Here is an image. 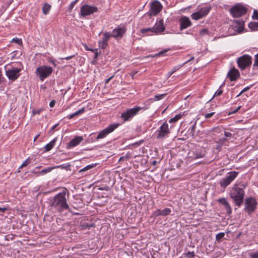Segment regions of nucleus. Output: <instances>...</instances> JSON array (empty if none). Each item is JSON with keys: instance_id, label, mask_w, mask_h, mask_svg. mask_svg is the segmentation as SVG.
Segmentation results:
<instances>
[{"instance_id": "obj_1", "label": "nucleus", "mask_w": 258, "mask_h": 258, "mask_svg": "<svg viewBox=\"0 0 258 258\" xmlns=\"http://www.w3.org/2000/svg\"><path fill=\"white\" fill-rule=\"evenodd\" d=\"M67 192L69 191L67 188L56 195L49 202V207L54 208L58 213H61L64 210H69L70 207L67 203L66 198Z\"/></svg>"}, {"instance_id": "obj_2", "label": "nucleus", "mask_w": 258, "mask_h": 258, "mask_svg": "<svg viewBox=\"0 0 258 258\" xmlns=\"http://www.w3.org/2000/svg\"><path fill=\"white\" fill-rule=\"evenodd\" d=\"M229 194L235 206L239 208L243 205L245 191L242 188H239L237 184L233 185Z\"/></svg>"}, {"instance_id": "obj_3", "label": "nucleus", "mask_w": 258, "mask_h": 258, "mask_svg": "<svg viewBox=\"0 0 258 258\" xmlns=\"http://www.w3.org/2000/svg\"><path fill=\"white\" fill-rule=\"evenodd\" d=\"M148 108L147 107H140L135 106L132 108L127 109L121 114V118L124 122L130 121L132 118L138 115L141 111H145Z\"/></svg>"}, {"instance_id": "obj_4", "label": "nucleus", "mask_w": 258, "mask_h": 258, "mask_svg": "<svg viewBox=\"0 0 258 258\" xmlns=\"http://www.w3.org/2000/svg\"><path fill=\"white\" fill-rule=\"evenodd\" d=\"M229 12L233 18H237L245 15L248 8L242 3H236L229 9Z\"/></svg>"}, {"instance_id": "obj_5", "label": "nucleus", "mask_w": 258, "mask_h": 258, "mask_svg": "<svg viewBox=\"0 0 258 258\" xmlns=\"http://www.w3.org/2000/svg\"><path fill=\"white\" fill-rule=\"evenodd\" d=\"M53 69L51 67L43 65L38 67L35 71V74L39 80L43 81L46 78L49 77L53 73Z\"/></svg>"}, {"instance_id": "obj_6", "label": "nucleus", "mask_w": 258, "mask_h": 258, "mask_svg": "<svg viewBox=\"0 0 258 258\" xmlns=\"http://www.w3.org/2000/svg\"><path fill=\"white\" fill-rule=\"evenodd\" d=\"M244 211L248 216H250L256 211L257 209V202L255 198L249 197L244 200Z\"/></svg>"}, {"instance_id": "obj_7", "label": "nucleus", "mask_w": 258, "mask_h": 258, "mask_svg": "<svg viewBox=\"0 0 258 258\" xmlns=\"http://www.w3.org/2000/svg\"><path fill=\"white\" fill-rule=\"evenodd\" d=\"M120 125L119 123H113L101 131L98 135L95 138L94 141H98L100 139L105 138L108 135L112 133L116 128Z\"/></svg>"}, {"instance_id": "obj_8", "label": "nucleus", "mask_w": 258, "mask_h": 258, "mask_svg": "<svg viewBox=\"0 0 258 258\" xmlns=\"http://www.w3.org/2000/svg\"><path fill=\"white\" fill-rule=\"evenodd\" d=\"M170 133L168 124L165 121L155 133L156 138L159 140L168 137Z\"/></svg>"}, {"instance_id": "obj_9", "label": "nucleus", "mask_w": 258, "mask_h": 258, "mask_svg": "<svg viewBox=\"0 0 258 258\" xmlns=\"http://www.w3.org/2000/svg\"><path fill=\"white\" fill-rule=\"evenodd\" d=\"M251 60L252 58L249 55H243L237 58V66L241 70H244L251 65Z\"/></svg>"}, {"instance_id": "obj_10", "label": "nucleus", "mask_w": 258, "mask_h": 258, "mask_svg": "<svg viewBox=\"0 0 258 258\" xmlns=\"http://www.w3.org/2000/svg\"><path fill=\"white\" fill-rule=\"evenodd\" d=\"M238 173V172L235 171L229 172L227 175L220 181V186L223 188H226L237 176Z\"/></svg>"}, {"instance_id": "obj_11", "label": "nucleus", "mask_w": 258, "mask_h": 258, "mask_svg": "<svg viewBox=\"0 0 258 258\" xmlns=\"http://www.w3.org/2000/svg\"><path fill=\"white\" fill-rule=\"evenodd\" d=\"M22 71L21 68L12 67L11 69L6 71V75L9 80L14 82L17 80L21 75L20 72Z\"/></svg>"}, {"instance_id": "obj_12", "label": "nucleus", "mask_w": 258, "mask_h": 258, "mask_svg": "<svg viewBox=\"0 0 258 258\" xmlns=\"http://www.w3.org/2000/svg\"><path fill=\"white\" fill-rule=\"evenodd\" d=\"M98 11V8L95 6L84 5L81 7L80 15L81 17H85L94 13L97 12Z\"/></svg>"}, {"instance_id": "obj_13", "label": "nucleus", "mask_w": 258, "mask_h": 258, "mask_svg": "<svg viewBox=\"0 0 258 258\" xmlns=\"http://www.w3.org/2000/svg\"><path fill=\"white\" fill-rule=\"evenodd\" d=\"M205 150L204 148L198 147L192 149L188 152V157L195 159L202 158L205 156Z\"/></svg>"}, {"instance_id": "obj_14", "label": "nucleus", "mask_w": 258, "mask_h": 258, "mask_svg": "<svg viewBox=\"0 0 258 258\" xmlns=\"http://www.w3.org/2000/svg\"><path fill=\"white\" fill-rule=\"evenodd\" d=\"M162 6L158 1H155L151 4L149 11L147 13L150 16L157 15L162 10Z\"/></svg>"}, {"instance_id": "obj_15", "label": "nucleus", "mask_w": 258, "mask_h": 258, "mask_svg": "<svg viewBox=\"0 0 258 258\" xmlns=\"http://www.w3.org/2000/svg\"><path fill=\"white\" fill-rule=\"evenodd\" d=\"M126 32V28L125 26L123 25L122 27H118L112 30L111 34L112 37L116 39L121 38L124 34Z\"/></svg>"}, {"instance_id": "obj_16", "label": "nucleus", "mask_w": 258, "mask_h": 258, "mask_svg": "<svg viewBox=\"0 0 258 258\" xmlns=\"http://www.w3.org/2000/svg\"><path fill=\"white\" fill-rule=\"evenodd\" d=\"M153 27V33L155 34H161L165 29L164 25L163 19H161L158 21H157Z\"/></svg>"}, {"instance_id": "obj_17", "label": "nucleus", "mask_w": 258, "mask_h": 258, "mask_svg": "<svg viewBox=\"0 0 258 258\" xmlns=\"http://www.w3.org/2000/svg\"><path fill=\"white\" fill-rule=\"evenodd\" d=\"M180 23V29L181 30L183 29H186L188 27L191 26L192 23L189 19L186 16L181 17L179 20Z\"/></svg>"}, {"instance_id": "obj_18", "label": "nucleus", "mask_w": 258, "mask_h": 258, "mask_svg": "<svg viewBox=\"0 0 258 258\" xmlns=\"http://www.w3.org/2000/svg\"><path fill=\"white\" fill-rule=\"evenodd\" d=\"M227 77L231 81H235L240 77V73L237 69L233 68L228 73Z\"/></svg>"}, {"instance_id": "obj_19", "label": "nucleus", "mask_w": 258, "mask_h": 258, "mask_svg": "<svg viewBox=\"0 0 258 258\" xmlns=\"http://www.w3.org/2000/svg\"><path fill=\"white\" fill-rule=\"evenodd\" d=\"M83 141L82 136H76L75 138L72 139L67 145V148L70 149L78 145L82 141Z\"/></svg>"}, {"instance_id": "obj_20", "label": "nucleus", "mask_w": 258, "mask_h": 258, "mask_svg": "<svg viewBox=\"0 0 258 258\" xmlns=\"http://www.w3.org/2000/svg\"><path fill=\"white\" fill-rule=\"evenodd\" d=\"M40 167H37L34 170L32 171V173H34L35 174H37L38 175H44L45 174L49 172H50L53 169L55 168V167H47L46 168H44L42 170H41L40 171H36V170L38 168H40Z\"/></svg>"}, {"instance_id": "obj_21", "label": "nucleus", "mask_w": 258, "mask_h": 258, "mask_svg": "<svg viewBox=\"0 0 258 258\" xmlns=\"http://www.w3.org/2000/svg\"><path fill=\"white\" fill-rule=\"evenodd\" d=\"M57 140V138L55 137L50 142L46 144L44 146V150L45 152H48L51 150L55 146V143Z\"/></svg>"}, {"instance_id": "obj_22", "label": "nucleus", "mask_w": 258, "mask_h": 258, "mask_svg": "<svg viewBox=\"0 0 258 258\" xmlns=\"http://www.w3.org/2000/svg\"><path fill=\"white\" fill-rule=\"evenodd\" d=\"M211 9L212 8L211 6L204 7L200 9L198 12L201 15L202 17L203 18L209 14Z\"/></svg>"}, {"instance_id": "obj_23", "label": "nucleus", "mask_w": 258, "mask_h": 258, "mask_svg": "<svg viewBox=\"0 0 258 258\" xmlns=\"http://www.w3.org/2000/svg\"><path fill=\"white\" fill-rule=\"evenodd\" d=\"M95 224L94 223H88L86 222L81 223L80 224V228L81 230L90 229L91 227H95Z\"/></svg>"}, {"instance_id": "obj_24", "label": "nucleus", "mask_w": 258, "mask_h": 258, "mask_svg": "<svg viewBox=\"0 0 258 258\" xmlns=\"http://www.w3.org/2000/svg\"><path fill=\"white\" fill-rule=\"evenodd\" d=\"M234 23L239 26L238 31L240 33L242 32L244 29V21H243L242 20H237L234 21Z\"/></svg>"}, {"instance_id": "obj_25", "label": "nucleus", "mask_w": 258, "mask_h": 258, "mask_svg": "<svg viewBox=\"0 0 258 258\" xmlns=\"http://www.w3.org/2000/svg\"><path fill=\"white\" fill-rule=\"evenodd\" d=\"M248 28L253 31L258 30V22H250L248 25Z\"/></svg>"}, {"instance_id": "obj_26", "label": "nucleus", "mask_w": 258, "mask_h": 258, "mask_svg": "<svg viewBox=\"0 0 258 258\" xmlns=\"http://www.w3.org/2000/svg\"><path fill=\"white\" fill-rule=\"evenodd\" d=\"M51 6L48 3H45L42 7V12L44 15H47L51 9Z\"/></svg>"}, {"instance_id": "obj_27", "label": "nucleus", "mask_w": 258, "mask_h": 258, "mask_svg": "<svg viewBox=\"0 0 258 258\" xmlns=\"http://www.w3.org/2000/svg\"><path fill=\"white\" fill-rule=\"evenodd\" d=\"M216 143L217 144H220L221 145L223 146H227L229 143V140L227 138H221L219 139L217 141Z\"/></svg>"}, {"instance_id": "obj_28", "label": "nucleus", "mask_w": 258, "mask_h": 258, "mask_svg": "<svg viewBox=\"0 0 258 258\" xmlns=\"http://www.w3.org/2000/svg\"><path fill=\"white\" fill-rule=\"evenodd\" d=\"M196 126V122H195L194 123V124L192 125V126L189 128L188 131L189 135H190L192 137H195L196 136V135H195Z\"/></svg>"}, {"instance_id": "obj_29", "label": "nucleus", "mask_w": 258, "mask_h": 258, "mask_svg": "<svg viewBox=\"0 0 258 258\" xmlns=\"http://www.w3.org/2000/svg\"><path fill=\"white\" fill-rule=\"evenodd\" d=\"M111 37H112L111 34H110L109 32H105L103 33L102 40L108 42Z\"/></svg>"}, {"instance_id": "obj_30", "label": "nucleus", "mask_w": 258, "mask_h": 258, "mask_svg": "<svg viewBox=\"0 0 258 258\" xmlns=\"http://www.w3.org/2000/svg\"><path fill=\"white\" fill-rule=\"evenodd\" d=\"M191 18H192V19L195 20H199V19L202 18L201 15H200V14L199 13L198 11L192 13L191 15Z\"/></svg>"}, {"instance_id": "obj_31", "label": "nucleus", "mask_w": 258, "mask_h": 258, "mask_svg": "<svg viewBox=\"0 0 258 258\" xmlns=\"http://www.w3.org/2000/svg\"><path fill=\"white\" fill-rule=\"evenodd\" d=\"M224 206L226 211V213L228 215H230L232 213V209L228 202L226 203V205H225Z\"/></svg>"}, {"instance_id": "obj_32", "label": "nucleus", "mask_w": 258, "mask_h": 258, "mask_svg": "<svg viewBox=\"0 0 258 258\" xmlns=\"http://www.w3.org/2000/svg\"><path fill=\"white\" fill-rule=\"evenodd\" d=\"M182 116V115H181L180 114H177L174 117L171 118L169 120V122L172 123V122H176L177 121H178L179 119H180L181 118Z\"/></svg>"}, {"instance_id": "obj_33", "label": "nucleus", "mask_w": 258, "mask_h": 258, "mask_svg": "<svg viewBox=\"0 0 258 258\" xmlns=\"http://www.w3.org/2000/svg\"><path fill=\"white\" fill-rule=\"evenodd\" d=\"M171 209L168 208H166L163 210H161V216H167L170 214L171 212Z\"/></svg>"}, {"instance_id": "obj_34", "label": "nucleus", "mask_w": 258, "mask_h": 258, "mask_svg": "<svg viewBox=\"0 0 258 258\" xmlns=\"http://www.w3.org/2000/svg\"><path fill=\"white\" fill-rule=\"evenodd\" d=\"M98 45L100 48L105 49L108 46V42L101 40L98 42Z\"/></svg>"}, {"instance_id": "obj_35", "label": "nucleus", "mask_w": 258, "mask_h": 258, "mask_svg": "<svg viewBox=\"0 0 258 258\" xmlns=\"http://www.w3.org/2000/svg\"><path fill=\"white\" fill-rule=\"evenodd\" d=\"M79 0H75L74 1L72 2L70 5H69V6L68 7V11L70 13L72 10L73 9L75 5L77 4V3L79 1Z\"/></svg>"}, {"instance_id": "obj_36", "label": "nucleus", "mask_w": 258, "mask_h": 258, "mask_svg": "<svg viewBox=\"0 0 258 258\" xmlns=\"http://www.w3.org/2000/svg\"><path fill=\"white\" fill-rule=\"evenodd\" d=\"M153 27H150V28H143V29H141V30H140V32L141 33H142L143 34H145L147 32H152L153 33Z\"/></svg>"}, {"instance_id": "obj_37", "label": "nucleus", "mask_w": 258, "mask_h": 258, "mask_svg": "<svg viewBox=\"0 0 258 258\" xmlns=\"http://www.w3.org/2000/svg\"><path fill=\"white\" fill-rule=\"evenodd\" d=\"M167 94H157L154 96V100L158 101L162 99L166 96Z\"/></svg>"}, {"instance_id": "obj_38", "label": "nucleus", "mask_w": 258, "mask_h": 258, "mask_svg": "<svg viewBox=\"0 0 258 258\" xmlns=\"http://www.w3.org/2000/svg\"><path fill=\"white\" fill-rule=\"evenodd\" d=\"M225 235V233L223 232H220L218 233L216 235V240L220 242L221 241V239L224 237Z\"/></svg>"}, {"instance_id": "obj_39", "label": "nucleus", "mask_w": 258, "mask_h": 258, "mask_svg": "<svg viewBox=\"0 0 258 258\" xmlns=\"http://www.w3.org/2000/svg\"><path fill=\"white\" fill-rule=\"evenodd\" d=\"M11 42L15 43L18 45H22V40L21 39H19L17 37H15L13 38Z\"/></svg>"}, {"instance_id": "obj_40", "label": "nucleus", "mask_w": 258, "mask_h": 258, "mask_svg": "<svg viewBox=\"0 0 258 258\" xmlns=\"http://www.w3.org/2000/svg\"><path fill=\"white\" fill-rule=\"evenodd\" d=\"M96 164L88 165L86 166V167H85L84 168H83L82 169L80 170V172H81L85 171H86L90 169H91V168L94 167L95 166H96Z\"/></svg>"}, {"instance_id": "obj_41", "label": "nucleus", "mask_w": 258, "mask_h": 258, "mask_svg": "<svg viewBox=\"0 0 258 258\" xmlns=\"http://www.w3.org/2000/svg\"><path fill=\"white\" fill-rule=\"evenodd\" d=\"M184 255L187 258H194L195 256V253L194 251H188V252L184 253Z\"/></svg>"}, {"instance_id": "obj_42", "label": "nucleus", "mask_w": 258, "mask_h": 258, "mask_svg": "<svg viewBox=\"0 0 258 258\" xmlns=\"http://www.w3.org/2000/svg\"><path fill=\"white\" fill-rule=\"evenodd\" d=\"M70 166H71V165L70 164H68L67 165L62 164V165H60L59 166H57L55 167L68 170V169H70Z\"/></svg>"}, {"instance_id": "obj_43", "label": "nucleus", "mask_w": 258, "mask_h": 258, "mask_svg": "<svg viewBox=\"0 0 258 258\" xmlns=\"http://www.w3.org/2000/svg\"><path fill=\"white\" fill-rule=\"evenodd\" d=\"M258 67V53L254 55V62L253 64V69Z\"/></svg>"}, {"instance_id": "obj_44", "label": "nucleus", "mask_w": 258, "mask_h": 258, "mask_svg": "<svg viewBox=\"0 0 258 258\" xmlns=\"http://www.w3.org/2000/svg\"><path fill=\"white\" fill-rule=\"evenodd\" d=\"M217 201L223 206L226 205V203H228V202L227 201L226 199L225 198H220L217 200Z\"/></svg>"}, {"instance_id": "obj_45", "label": "nucleus", "mask_w": 258, "mask_h": 258, "mask_svg": "<svg viewBox=\"0 0 258 258\" xmlns=\"http://www.w3.org/2000/svg\"><path fill=\"white\" fill-rule=\"evenodd\" d=\"M179 67L176 66L173 68L171 71H170L168 72L167 76L169 77H170L174 72H175L176 71H177L179 69Z\"/></svg>"}, {"instance_id": "obj_46", "label": "nucleus", "mask_w": 258, "mask_h": 258, "mask_svg": "<svg viewBox=\"0 0 258 258\" xmlns=\"http://www.w3.org/2000/svg\"><path fill=\"white\" fill-rule=\"evenodd\" d=\"M84 111H85L84 108H82L81 109H79L77 111L73 113V114L74 115V116H78L80 114L83 113L84 112Z\"/></svg>"}, {"instance_id": "obj_47", "label": "nucleus", "mask_w": 258, "mask_h": 258, "mask_svg": "<svg viewBox=\"0 0 258 258\" xmlns=\"http://www.w3.org/2000/svg\"><path fill=\"white\" fill-rule=\"evenodd\" d=\"M252 86V85H250L249 86H248V87H246L245 88H244L243 89H242L241 92L236 96V97H238L239 96H240L242 94H243V93H244L245 92L247 91V90H248L249 89H250V88Z\"/></svg>"}, {"instance_id": "obj_48", "label": "nucleus", "mask_w": 258, "mask_h": 258, "mask_svg": "<svg viewBox=\"0 0 258 258\" xmlns=\"http://www.w3.org/2000/svg\"><path fill=\"white\" fill-rule=\"evenodd\" d=\"M152 215L155 217H158L159 216H161V210L157 209L156 210L153 212Z\"/></svg>"}, {"instance_id": "obj_49", "label": "nucleus", "mask_w": 258, "mask_h": 258, "mask_svg": "<svg viewBox=\"0 0 258 258\" xmlns=\"http://www.w3.org/2000/svg\"><path fill=\"white\" fill-rule=\"evenodd\" d=\"M252 19L258 20V11L257 10H254Z\"/></svg>"}, {"instance_id": "obj_50", "label": "nucleus", "mask_w": 258, "mask_h": 258, "mask_svg": "<svg viewBox=\"0 0 258 258\" xmlns=\"http://www.w3.org/2000/svg\"><path fill=\"white\" fill-rule=\"evenodd\" d=\"M208 32H209V30L207 28H204V29H201L200 32H199V34L201 36H203L205 34H207L208 33Z\"/></svg>"}, {"instance_id": "obj_51", "label": "nucleus", "mask_w": 258, "mask_h": 258, "mask_svg": "<svg viewBox=\"0 0 258 258\" xmlns=\"http://www.w3.org/2000/svg\"><path fill=\"white\" fill-rule=\"evenodd\" d=\"M48 61L49 63H51L54 67H56L57 64L56 63V60L52 58H49Z\"/></svg>"}, {"instance_id": "obj_52", "label": "nucleus", "mask_w": 258, "mask_h": 258, "mask_svg": "<svg viewBox=\"0 0 258 258\" xmlns=\"http://www.w3.org/2000/svg\"><path fill=\"white\" fill-rule=\"evenodd\" d=\"M241 107V106H239L238 107H237L235 109H234V110L233 111H229L228 113V115H230L233 113H237L238 110L240 109V108Z\"/></svg>"}, {"instance_id": "obj_53", "label": "nucleus", "mask_w": 258, "mask_h": 258, "mask_svg": "<svg viewBox=\"0 0 258 258\" xmlns=\"http://www.w3.org/2000/svg\"><path fill=\"white\" fill-rule=\"evenodd\" d=\"M215 114V112H212L209 113H206L204 115L205 118L206 119H209L211 118L213 115H214Z\"/></svg>"}, {"instance_id": "obj_54", "label": "nucleus", "mask_w": 258, "mask_h": 258, "mask_svg": "<svg viewBox=\"0 0 258 258\" xmlns=\"http://www.w3.org/2000/svg\"><path fill=\"white\" fill-rule=\"evenodd\" d=\"M250 258H258V250L249 255Z\"/></svg>"}, {"instance_id": "obj_55", "label": "nucleus", "mask_w": 258, "mask_h": 258, "mask_svg": "<svg viewBox=\"0 0 258 258\" xmlns=\"http://www.w3.org/2000/svg\"><path fill=\"white\" fill-rule=\"evenodd\" d=\"M237 185L239 187V188H242V189H243L244 190V189L247 186V184L245 183H239Z\"/></svg>"}, {"instance_id": "obj_56", "label": "nucleus", "mask_w": 258, "mask_h": 258, "mask_svg": "<svg viewBox=\"0 0 258 258\" xmlns=\"http://www.w3.org/2000/svg\"><path fill=\"white\" fill-rule=\"evenodd\" d=\"M223 93V90L219 88L214 94L213 97L215 96H220Z\"/></svg>"}, {"instance_id": "obj_57", "label": "nucleus", "mask_w": 258, "mask_h": 258, "mask_svg": "<svg viewBox=\"0 0 258 258\" xmlns=\"http://www.w3.org/2000/svg\"><path fill=\"white\" fill-rule=\"evenodd\" d=\"M168 51V49H164L162 51H160L158 54H156V56L162 55Z\"/></svg>"}, {"instance_id": "obj_58", "label": "nucleus", "mask_w": 258, "mask_h": 258, "mask_svg": "<svg viewBox=\"0 0 258 258\" xmlns=\"http://www.w3.org/2000/svg\"><path fill=\"white\" fill-rule=\"evenodd\" d=\"M224 136L226 138H231L232 137V134L228 132H224Z\"/></svg>"}, {"instance_id": "obj_59", "label": "nucleus", "mask_w": 258, "mask_h": 258, "mask_svg": "<svg viewBox=\"0 0 258 258\" xmlns=\"http://www.w3.org/2000/svg\"><path fill=\"white\" fill-rule=\"evenodd\" d=\"M5 80V78L3 76L2 72L0 71V85L4 82Z\"/></svg>"}, {"instance_id": "obj_60", "label": "nucleus", "mask_w": 258, "mask_h": 258, "mask_svg": "<svg viewBox=\"0 0 258 258\" xmlns=\"http://www.w3.org/2000/svg\"><path fill=\"white\" fill-rule=\"evenodd\" d=\"M29 163L28 159H26L25 161L23 162L22 164L21 165V167H23L26 166Z\"/></svg>"}, {"instance_id": "obj_61", "label": "nucleus", "mask_w": 258, "mask_h": 258, "mask_svg": "<svg viewBox=\"0 0 258 258\" xmlns=\"http://www.w3.org/2000/svg\"><path fill=\"white\" fill-rule=\"evenodd\" d=\"M56 101L54 100H51L49 103V106L50 107H53L55 104Z\"/></svg>"}, {"instance_id": "obj_62", "label": "nucleus", "mask_w": 258, "mask_h": 258, "mask_svg": "<svg viewBox=\"0 0 258 258\" xmlns=\"http://www.w3.org/2000/svg\"><path fill=\"white\" fill-rule=\"evenodd\" d=\"M41 111V110H33V111H32L33 115L39 114L40 113Z\"/></svg>"}, {"instance_id": "obj_63", "label": "nucleus", "mask_w": 258, "mask_h": 258, "mask_svg": "<svg viewBox=\"0 0 258 258\" xmlns=\"http://www.w3.org/2000/svg\"><path fill=\"white\" fill-rule=\"evenodd\" d=\"M94 53L95 54L94 59H96L97 58L98 55H99L100 51L98 52V50L97 49L96 51H95V52H94Z\"/></svg>"}, {"instance_id": "obj_64", "label": "nucleus", "mask_w": 258, "mask_h": 258, "mask_svg": "<svg viewBox=\"0 0 258 258\" xmlns=\"http://www.w3.org/2000/svg\"><path fill=\"white\" fill-rule=\"evenodd\" d=\"M114 75H112V76H111L110 77H109V78L107 79L105 81V84H108L110 81L114 77Z\"/></svg>"}]
</instances>
